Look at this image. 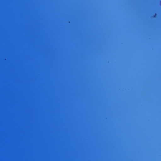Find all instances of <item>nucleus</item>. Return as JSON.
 <instances>
[{"mask_svg": "<svg viewBox=\"0 0 161 161\" xmlns=\"http://www.w3.org/2000/svg\"><path fill=\"white\" fill-rule=\"evenodd\" d=\"M156 14H155L154 15V17L156 16Z\"/></svg>", "mask_w": 161, "mask_h": 161, "instance_id": "obj_1", "label": "nucleus"}]
</instances>
